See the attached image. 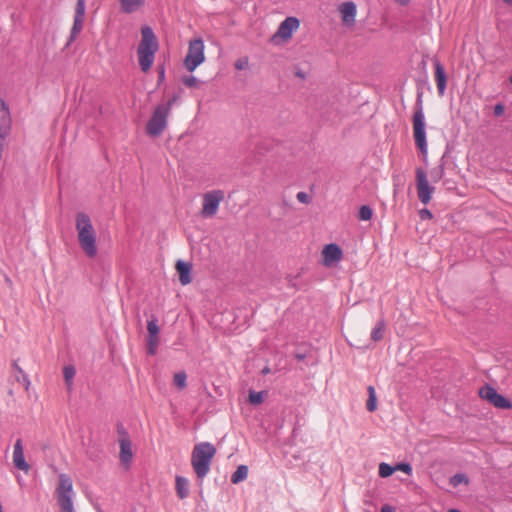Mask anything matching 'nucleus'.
<instances>
[{
  "label": "nucleus",
  "mask_w": 512,
  "mask_h": 512,
  "mask_svg": "<svg viewBox=\"0 0 512 512\" xmlns=\"http://www.w3.org/2000/svg\"><path fill=\"white\" fill-rule=\"evenodd\" d=\"M182 81L187 87H198L200 84V81L194 76H186Z\"/></svg>",
  "instance_id": "72a5a7b5"
},
{
  "label": "nucleus",
  "mask_w": 512,
  "mask_h": 512,
  "mask_svg": "<svg viewBox=\"0 0 512 512\" xmlns=\"http://www.w3.org/2000/svg\"><path fill=\"white\" fill-rule=\"evenodd\" d=\"M262 373H263V374H267V373H269V369H268V368L263 369Z\"/></svg>",
  "instance_id": "a18cd8bd"
},
{
  "label": "nucleus",
  "mask_w": 512,
  "mask_h": 512,
  "mask_svg": "<svg viewBox=\"0 0 512 512\" xmlns=\"http://www.w3.org/2000/svg\"><path fill=\"white\" fill-rule=\"evenodd\" d=\"M373 216V211L369 206H362L359 210V219L362 221H369Z\"/></svg>",
  "instance_id": "7c9ffc66"
},
{
  "label": "nucleus",
  "mask_w": 512,
  "mask_h": 512,
  "mask_svg": "<svg viewBox=\"0 0 512 512\" xmlns=\"http://www.w3.org/2000/svg\"><path fill=\"white\" fill-rule=\"evenodd\" d=\"M159 44L155 33L149 26L141 28V40L137 47V58L142 72L147 73L153 66Z\"/></svg>",
  "instance_id": "f03ea898"
},
{
  "label": "nucleus",
  "mask_w": 512,
  "mask_h": 512,
  "mask_svg": "<svg viewBox=\"0 0 512 512\" xmlns=\"http://www.w3.org/2000/svg\"><path fill=\"white\" fill-rule=\"evenodd\" d=\"M299 27L300 21L296 17H287L280 24L277 32L273 36V40L281 39L282 41H288Z\"/></svg>",
  "instance_id": "9b49d317"
},
{
  "label": "nucleus",
  "mask_w": 512,
  "mask_h": 512,
  "mask_svg": "<svg viewBox=\"0 0 512 512\" xmlns=\"http://www.w3.org/2000/svg\"><path fill=\"white\" fill-rule=\"evenodd\" d=\"M147 330H148L149 336L158 337L159 326H158L156 320L148 321Z\"/></svg>",
  "instance_id": "2f4dec72"
},
{
  "label": "nucleus",
  "mask_w": 512,
  "mask_h": 512,
  "mask_svg": "<svg viewBox=\"0 0 512 512\" xmlns=\"http://www.w3.org/2000/svg\"><path fill=\"white\" fill-rule=\"evenodd\" d=\"M119 447H120V453H119L120 463L126 469H128L130 467V463L133 458V452H132V443L130 441L129 436L125 432L121 433V435L119 437Z\"/></svg>",
  "instance_id": "4468645a"
},
{
  "label": "nucleus",
  "mask_w": 512,
  "mask_h": 512,
  "mask_svg": "<svg viewBox=\"0 0 512 512\" xmlns=\"http://www.w3.org/2000/svg\"><path fill=\"white\" fill-rule=\"evenodd\" d=\"M265 395H266V392H264V391H260V392L250 391L248 401L252 405H259L264 401Z\"/></svg>",
  "instance_id": "5701e85b"
},
{
  "label": "nucleus",
  "mask_w": 512,
  "mask_h": 512,
  "mask_svg": "<svg viewBox=\"0 0 512 512\" xmlns=\"http://www.w3.org/2000/svg\"><path fill=\"white\" fill-rule=\"evenodd\" d=\"M176 271L179 274V280L182 285H188L191 283V265L182 260L176 262Z\"/></svg>",
  "instance_id": "f3484780"
},
{
  "label": "nucleus",
  "mask_w": 512,
  "mask_h": 512,
  "mask_svg": "<svg viewBox=\"0 0 512 512\" xmlns=\"http://www.w3.org/2000/svg\"><path fill=\"white\" fill-rule=\"evenodd\" d=\"M430 175L433 182L440 181L444 176V165L441 164L438 167L433 168Z\"/></svg>",
  "instance_id": "c756f323"
},
{
  "label": "nucleus",
  "mask_w": 512,
  "mask_h": 512,
  "mask_svg": "<svg viewBox=\"0 0 512 512\" xmlns=\"http://www.w3.org/2000/svg\"><path fill=\"white\" fill-rule=\"evenodd\" d=\"M172 105V101L168 103L167 106H158L151 119L147 123V133L151 136H158L163 132L167 124V118L169 115L170 107Z\"/></svg>",
  "instance_id": "6e6552de"
},
{
  "label": "nucleus",
  "mask_w": 512,
  "mask_h": 512,
  "mask_svg": "<svg viewBox=\"0 0 512 512\" xmlns=\"http://www.w3.org/2000/svg\"><path fill=\"white\" fill-rule=\"evenodd\" d=\"M225 198L223 190L215 189L208 191L202 196V208L200 214L203 218L214 217L219 210L221 202Z\"/></svg>",
  "instance_id": "0eeeda50"
},
{
  "label": "nucleus",
  "mask_w": 512,
  "mask_h": 512,
  "mask_svg": "<svg viewBox=\"0 0 512 512\" xmlns=\"http://www.w3.org/2000/svg\"><path fill=\"white\" fill-rule=\"evenodd\" d=\"M412 122L415 144L423 155H427L428 149L425 132V116L421 105L415 109Z\"/></svg>",
  "instance_id": "423d86ee"
},
{
  "label": "nucleus",
  "mask_w": 512,
  "mask_h": 512,
  "mask_svg": "<svg viewBox=\"0 0 512 512\" xmlns=\"http://www.w3.org/2000/svg\"><path fill=\"white\" fill-rule=\"evenodd\" d=\"M448 512H461V511H459L457 509H450Z\"/></svg>",
  "instance_id": "49530a36"
},
{
  "label": "nucleus",
  "mask_w": 512,
  "mask_h": 512,
  "mask_svg": "<svg viewBox=\"0 0 512 512\" xmlns=\"http://www.w3.org/2000/svg\"><path fill=\"white\" fill-rule=\"evenodd\" d=\"M13 464L14 466L27 473L30 470L29 464L26 462L24 457L23 444L21 439H17L12 454Z\"/></svg>",
  "instance_id": "2eb2a0df"
},
{
  "label": "nucleus",
  "mask_w": 512,
  "mask_h": 512,
  "mask_svg": "<svg viewBox=\"0 0 512 512\" xmlns=\"http://www.w3.org/2000/svg\"><path fill=\"white\" fill-rule=\"evenodd\" d=\"M510 83L512 84V76L510 77Z\"/></svg>",
  "instance_id": "de8ad7c7"
},
{
  "label": "nucleus",
  "mask_w": 512,
  "mask_h": 512,
  "mask_svg": "<svg viewBox=\"0 0 512 512\" xmlns=\"http://www.w3.org/2000/svg\"><path fill=\"white\" fill-rule=\"evenodd\" d=\"M159 76H160V79H162L164 77V70L163 69L160 71V75Z\"/></svg>",
  "instance_id": "37998d69"
},
{
  "label": "nucleus",
  "mask_w": 512,
  "mask_h": 512,
  "mask_svg": "<svg viewBox=\"0 0 512 512\" xmlns=\"http://www.w3.org/2000/svg\"><path fill=\"white\" fill-rule=\"evenodd\" d=\"M415 182L418 199L422 204L427 205L432 199L435 187L430 185L427 174L421 167L416 168Z\"/></svg>",
  "instance_id": "1a4fd4ad"
},
{
  "label": "nucleus",
  "mask_w": 512,
  "mask_h": 512,
  "mask_svg": "<svg viewBox=\"0 0 512 512\" xmlns=\"http://www.w3.org/2000/svg\"><path fill=\"white\" fill-rule=\"evenodd\" d=\"M481 399L498 409L508 410L512 408V402L505 396L499 394L496 389L490 385H484L478 392Z\"/></svg>",
  "instance_id": "9d476101"
},
{
  "label": "nucleus",
  "mask_w": 512,
  "mask_h": 512,
  "mask_svg": "<svg viewBox=\"0 0 512 512\" xmlns=\"http://www.w3.org/2000/svg\"><path fill=\"white\" fill-rule=\"evenodd\" d=\"M381 512H394V510L390 506H383Z\"/></svg>",
  "instance_id": "a19ab883"
},
{
  "label": "nucleus",
  "mask_w": 512,
  "mask_h": 512,
  "mask_svg": "<svg viewBox=\"0 0 512 512\" xmlns=\"http://www.w3.org/2000/svg\"><path fill=\"white\" fill-rule=\"evenodd\" d=\"M120 8L124 13L130 14L142 9L146 0H119Z\"/></svg>",
  "instance_id": "a211bd4d"
},
{
  "label": "nucleus",
  "mask_w": 512,
  "mask_h": 512,
  "mask_svg": "<svg viewBox=\"0 0 512 512\" xmlns=\"http://www.w3.org/2000/svg\"><path fill=\"white\" fill-rule=\"evenodd\" d=\"M397 1L401 5H407L410 2V0H397Z\"/></svg>",
  "instance_id": "79ce46f5"
},
{
  "label": "nucleus",
  "mask_w": 512,
  "mask_h": 512,
  "mask_svg": "<svg viewBox=\"0 0 512 512\" xmlns=\"http://www.w3.org/2000/svg\"><path fill=\"white\" fill-rule=\"evenodd\" d=\"M469 479L465 474H456L450 479V484L453 487H457L460 484L468 485Z\"/></svg>",
  "instance_id": "c85d7f7f"
},
{
  "label": "nucleus",
  "mask_w": 512,
  "mask_h": 512,
  "mask_svg": "<svg viewBox=\"0 0 512 512\" xmlns=\"http://www.w3.org/2000/svg\"><path fill=\"white\" fill-rule=\"evenodd\" d=\"M338 12L341 17L342 25L346 28L354 27L357 16V6L352 1L341 3L338 6Z\"/></svg>",
  "instance_id": "f8f14e48"
},
{
  "label": "nucleus",
  "mask_w": 512,
  "mask_h": 512,
  "mask_svg": "<svg viewBox=\"0 0 512 512\" xmlns=\"http://www.w3.org/2000/svg\"><path fill=\"white\" fill-rule=\"evenodd\" d=\"M83 20H84V18L74 17V23H73V27H72V30H71V39H70V41H73L75 39V37L82 30Z\"/></svg>",
  "instance_id": "393cba45"
},
{
  "label": "nucleus",
  "mask_w": 512,
  "mask_h": 512,
  "mask_svg": "<svg viewBox=\"0 0 512 512\" xmlns=\"http://www.w3.org/2000/svg\"><path fill=\"white\" fill-rule=\"evenodd\" d=\"M159 343V337L148 336L147 339V352L150 355H154L157 351Z\"/></svg>",
  "instance_id": "cd10ccee"
},
{
  "label": "nucleus",
  "mask_w": 512,
  "mask_h": 512,
  "mask_svg": "<svg viewBox=\"0 0 512 512\" xmlns=\"http://www.w3.org/2000/svg\"><path fill=\"white\" fill-rule=\"evenodd\" d=\"M205 45L201 38L189 42L188 51L184 59V66L189 72H193L205 61Z\"/></svg>",
  "instance_id": "39448f33"
},
{
  "label": "nucleus",
  "mask_w": 512,
  "mask_h": 512,
  "mask_svg": "<svg viewBox=\"0 0 512 512\" xmlns=\"http://www.w3.org/2000/svg\"><path fill=\"white\" fill-rule=\"evenodd\" d=\"M504 112H505V107L502 104L495 105V107H494V114L496 116H501V115L504 114Z\"/></svg>",
  "instance_id": "4c0bfd02"
},
{
  "label": "nucleus",
  "mask_w": 512,
  "mask_h": 512,
  "mask_svg": "<svg viewBox=\"0 0 512 512\" xmlns=\"http://www.w3.org/2000/svg\"><path fill=\"white\" fill-rule=\"evenodd\" d=\"M248 476V467L245 465H240L236 469V471L231 476V482L233 484H238L239 482L245 480Z\"/></svg>",
  "instance_id": "aec40b11"
},
{
  "label": "nucleus",
  "mask_w": 512,
  "mask_h": 512,
  "mask_svg": "<svg viewBox=\"0 0 512 512\" xmlns=\"http://www.w3.org/2000/svg\"><path fill=\"white\" fill-rule=\"evenodd\" d=\"M84 15H85V0H77L74 17L84 18Z\"/></svg>",
  "instance_id": "473e14b6"
},
{
  "label": "nucleus",
  "mask_w": 512,
  "mask_h": 512,
  "mask_svg": "<svg viewBox=\"0 0 512 512\" xmlns=\"http://www.w3.org/2000/svg\"><path fill=\"white\" fill-rule=\"evenodd\" d=\"M435 68V81L437 85L438 94L443 96L446 90L447 76L444 67L439 61L434 62Z\"/></svg>",
  "instance_id": "dca6fc26"
},
{
  "label": "nucleus",
  "mask_w": 512,
  "mask_h": 512,
  "mask_svg": "<svg viewBox=\"0 0 512 512\" xmlns=\"http://www.w3.org/2000/svg\"><path fill=\"white\" fill-rule=\"evenodd\" d=\"M419 215H420V218L423 219V220H425V219H432V217H433V214L428 209L420 210L419 211Z\"/></svg>",
  "instance_id": "e433bc0d"
},
{
  "label": "nucleus",
  "mask_w": 512,
  "mask_h": 512,
  "mask_svg": "<svg viewBox=\"0 0 512 512\" xmlns=\"http://www.w3.org/2000/svg\"><path fill=\"white\" fill-rule=\"evenodd\" d=\"M248 65H249V60L247 57L240 58V59L236 60V62H235V68L237 70H245L246 68H248Z\"/></svg>",
  "instance_id": "f704fd0d"
},
{
  "label": "nucleus",
  "mask_w": 512,
  "mask_h": 512,
  "mask_svg": "<svg viewBox=\"0 0 512 512\" xmlns=\"http://www.w3.org/2000/svg\"><path fill=\"white\" fill-rule=\"evenodd\" d=\"M216 448L209 442L196 444L191 455V465L198 478H204L210 471Z\"/></svg>",
  "instance_id": "7ed1b4c3"
},
{
  "label": "nucleus",
  "mask_w": 512,
  "mask_h": 512,
  "mask_svg": "<svg viewBox=\"0 0 512 512\" xmlns=\"http://www.w3.org/2000/svg\"><path fill=\"white\" fill-rule=\"evenodd\" d=\"M296 197L299 202L308 203V195L305 192H299Z\"/></svg>",
  "instance_id": "58836bf2"
},
{
  "label": "nucleus",
  "mask_w": 512,
  "mask_h": 512,
  "mask_svg": "<svg viewBox=\"0 0 512 512\" xmlns=\"http://www.w3.org/2000/svg\"><path fill=\"white\" fill-rule=\"evenodd\" d=\"M385 324L380 321L376 324V326L372 329L371 339L374 341H380L384 336Z\"/></svg>",
  "instance_id": "412c9836"
},
{
  "label": "nucleus",
  "mask_w": 512,
  "mask_h": 512,
  "mask_svg": "<svg viewBox=\"0 0 512 512\" xmlns=\"http://www.w3.org/2000/svg\"><path fill=\"white\" fill-rule=\"evenodd\" d=\"M504 2L508 5H512V0H504Z\"/></svg>",
  "instance_id": "c03bdc74"
},
{
  "label": "nucleus",
  "mask_w": 512,
  "mask_h": 512,
  "mask_svg": "<svg viewBox=\"0 0 512 512\" xmlns=\"http://www.w3.org/2000/svg\"><path fill=\"white\" fill-rule=\"evenodd\" d=\"M186 380L187 375L184 371H180L174 374L173 381L178 389L182 390L186 387Z\"/></svg>",
  "instance_id": "b1692460"
},
{
  "label": "nucleus",
  "mask_w": 512,
  "mask_h": 512,
  "mask_svg": "<svg viewBox=\"0 0 512 512\" xmlns=\"http://www.w3.org/2000/svg\"><path fill=\"white\" fill-rule=\"evenodd\" d=\"M321 257L322 264L325 267H331L342 260L343 252L337 244L331 243L323 247Z\"/></svg>",
  "instance_id": "ddd939ff"
},
{
  "label": "nucleus",
  "mask_w": 512,
  "mask_h": 512,
  "mask_svg": "<svg viewBox=\"0 0 512 512\" xmlns=\"http://www.w3.org/2000/svg\"><path fill=\"white\" fill-rule=\"evenodd\" d=\"M379 476L382 478H387L391 476L395 472V468L390 466L387 463H380L379 464Z\"/></svg>",
  "instance_id": "a878e982"
},
{
  "label": "nucleus",
  "mask_w": 512,
  "mask_h": 512,
  "mask_svg": "<svg viewBox=\"0 0 512 512\" xmlns=\"http://www.w3.org/2000/svg\"><path fill=\"white\" fill-rule=\"evenodd\" d=\"M77 239L83 253L88 258L96 257L98 253L97 237L90 217L85 213H78L75 219Z\"/></svg>",
  "instance_id": "f257e3e1"
},
{
  "label": "nucleus",
  "mask_w": 512,
  "mask_h": 512,
  "mask_svg": "<svg viewBox=\"0 0 512 512\" xmlns=\"http://www.w3.org/2000/svg\"><path fill=\"white\" fill-rule=\"evenodd\" d=\"M394 468H395V471H402L408 475H410L412 472V468H411L410 464H408V463L397 464L396 466H394Z\"/></svg>",
  "instance_id": "c9c22d12"
},
{
  "label": "nucleus",
  "mask_w": 512,
  "mask_h": 512,
  "mask_svg": "<svg viewBox=\"0 0 512 512\" xmlns=\"http://www.w3.org/2000/svg\"><path fill=\"white\" fill-rule=\"evenodd\" d=\"M23 380L25 382V389L28 390L29 385H30V381H29L28 377L26 375H23Z\"/></svg>",
  "instance_id": "ea45409f"
},
{
  "label": "nucleus",
  "mask_w": 512,
  "mask_h": 512,
  "mask_svg": "<svg viewBox=\"0 0 512 512\" xmlns=\"http://www.w3.org/2000/svg\"><path fill=\"white\" fill-rule=\"evenodd\" d=\"M368 392H369V398L367 400L366 407H367L368 411L373 412L377 408V398H376L375 389L372 386H369Z\"/></svg>",
  "instance_id": "4be33fe9"
},
{
  "label": "nucleus",
  "mask_w": 512,
  "mask_h": 512,
  "mask_svg": "<svg viewBox=\"0 0 512 512\" xmlns=\"http://www.w3.org/2000/svg\"><path fill=\"white\" fill-rule=\"evenodd\" d=\"M55 494L61 512H75L73 507V483L69 475L64 473L59 475Z\"/></svg>",
  "instance_id": "20e7f679"
},
{
  "label": "nucleus",
  "mask_w": 512,
  "mask_h": 512,
  "mask_svg": "<svg viewBox=\"0 0 512 512\" xmlns=\"http://www.w3.org/2000/svg\"><path fill=\"white\" fill-rule=\"evenodd\" d=\"M175 489L180 499H185L189 495V480L182 476H176Z\"/></svg>",
  "instance_id": "6ab92c4d"
},
{
  "label": "nucleus",
  "mask_w": 512,
  "mask_h": 512,
  "mask_svg": "<svg viewBox=\"0 0 512 512\" xmlns=\"http://www.w3.org/2000/svg\"><path fill=\"white\" fill-rule=\"evenodd\" d=\"M76 374L75 368L71 365L65 366L63 369V375L66 384L70 387L72 384V380Z\"/></svg>",
  "instance_id": "bb28decb"
}]
</instances>
